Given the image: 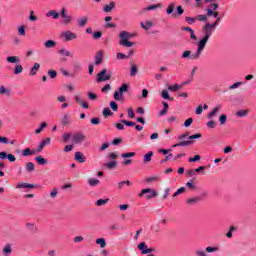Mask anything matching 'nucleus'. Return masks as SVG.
<instances>
[{
	"instance_id": "obj_1",
	"label": "nucleus",
	"mask_w": 256,
	"mask_h": 256,
	"mask_svg": "<svg viewBox=\"0 0 256 256\" xmlns=\"http://www.w3.org/2000/svg\"><path fill=\"white\" fill-rule=\"evenodd\" d=\"M202 34H203V37L198 42L197 50L191 56V59L193 61L201 57V53L205 51V47L207 46V43H209V39H211V36L213 35L212 32H210L209 30H206V28H203V27H202Z\"/></svg>"
},
{
	"instance_id": "obj_2",
	"label": "nucleus",
	"mask_w": 256,
	"mask_h": 256,
	"mask_svg": "<svg viewBox=\"0 0 256 256\" xmlns=\"http://www.w3.org/2000/svg\"><path fill=\"white\" fill-rule=\"evenodd\" d=\"M133 37H135V34L125 30L121 31L119 33V45H121V47H133L135 42L129 41L130 39H133Z\"/></svg>"
},
{
	"instance_id": "obj_3",
	"label": "nucleus",
	"mask_w": 256,
	"mask_h": 256,
	"mask_svg": "<svg viewBox=\"0 0 256 256\" xmlns=\"http://www.w3.org/2000/svg\"><path fill=\"white\" fill-rule=\"evenodd\" d=\"M129 91V84H122L121 87L114 93L115 101H121L123 99V93Z\"/></svg>"
},
{
	"instance_id": "obj_4",
	"label": "nucleus",
	"mask_w": 256,
	"mask_h": 256,
	"mask_svg": "<svg viewBox=\"0 0 256 256\" xmlns=\"http://www.w3.org/2000/svg\"><path fill=\"white\" fill-rule=\"evenodd\" d=\"M111 79V73H107V69H102L96 76L97 83H104Z\"/></svg>"
},
{
	"instance_id": "obj_5",
	"label": "nucleus",
	"mask_w": 256,
	"mask_h": 256,
	"mask_svg": "<svg viewBox=\"0 0 256 256\" xmlns=\"http://www.w3.org/2000/svg\"><path fill=\"white\" fill-rule=\"evenodd\" d=\"M85 139H87V136L83 135L81 132H76L72 135V142L74 145H81Z\"/></svg>"
},
{
	"instance_id": "obj_6",
	"label": "nucleus",
	"mask_w": 256,
	"mask_h": 256,
	"mask_svg": "<svg viewBox=\"0 0 256 256\" xmlns=\"http://www.w3.org/2000/svg\"><path fill=\"white\" fill-rule=\"evenodd\" d=\"M60 38L63 39L65 42L73 41L74 39H77V34L67 30L61 33Z\"/></svg>"
},
{
	"instance_id": "obj_7",
	"label": "nucleus",
	"mask_w": 256,
	"mask_h": 256,
	"mask_svg": "<svg viewBox=\"0 0 256 256\" xmlns=\"http://www.w3.org/2000/svg\"><path fill=\"white\" fill-rule=\"evenodd\" d=\"M221 23V18H216V21L214 23L207 22L203 28L209 31L210 33H215V28Z\"/></svg>"
},
{
	"instance_id": "obj_8",
	"label": "nucleus",
	"mask_w": 256,
	"mask_h": 256,
	"mask_svg": "<svg viewBox=\"0 0 256 256\" xmlns=\"http://www.w3.org/2000/svg\"><path fill=\"white\" fill-rule=\"evenodd\" d=\"M143 195H146V199H153L154 197H157V192L150 188H146L142 189V193L139 194L140 197H143Z\"/></svg>"
},
{
	"instance_id": "obj_9",
	"label": "nucleus",
	"mask_w": 256,
	"mask_h": 256,
	"mask_svg": "<svg viewBox=\"0 0 256 256\" xmlns=\"http://www.w3.org/2000/svg\"><path fill=\"white\" fill-rule=\"evenodd\" d=\"M103 50H99L95 55V65H101L103 63Z\"/></svg>"
},
{
	"instance_id": "obj_10",
	"label": "nucleus",
	"mask_w": 256,
	"mask_h": 256,
	"mask_svg": "<svg viewBox=\"0 0 256 256\" xmlns=\"http://www.w3.org/2000/svg\"><path fill=\"white\" fill-rule=\"evenodd\" d=\"M74 158L75 161H77L78 163H85V161H87V158L85 157V155H83L82 152H76L74 154Z\"/></svg>"
},
{
	"instance_id": "obj_11",
	"label": "nucleus",
	"mask_w": 256,
	"mask_h": 256,
	"mask_svg": "<svg viewBox=\"0 0 256 256\" xmlns=\"http://www.w3.org/2000/svg\"><path fill=\"white\" fill-rule=\"evenodd\" d=\"M206 16L207 17H214L215 19H221V16L219 15V12L216 10L213 11V9H206Z\"/></svg>"
},
{
	"instance_id": "obj_12",
	"label": "nucleus",
	"mask_w": 256,
	"mask_h": 256,
	"mask_svg": "<svg viewBox=\"0 0 256 256\" xmlns=\"http://www.w3.org/2000/svg\"><path fill=\"white\" fill-rule=\"evenodd\" d=\"M49 143H51V138H46L42 140L37 149L38 153H41V151H43V149H45V146L49 145Z\"/></svg>"
},
{
	"instance_id": "obj_13",
	"label": "nucleus",
	"mask_w": 256,
	"mask_h": 256,
	"mask_svg": "<svg viewBox=\"0 0 256 256\" xmlns=\"http://www.w3.org/2000/svg\"><path fill=\"white\" fill-rule=\"evenodd\" d=\"M115 9V2L112 1L109 3V5H104L103 11L104 13H111Z\"/></svg>"
},
{
	"instance_id": "obj_14",
	"label": "nucleus",
	"mask_w": 256,
	"mask_h": 256,
	"mask_svg": "<svg viewBox=\"0 0 256 256\" xmlns=\"http://www.w3.org/2000/svg\"><path fill=\"white\" fill-rule=\"evenodd\" d=\"M40 67H41V65L39 63H37V62L34 63V66L30 69L29 75L31 77L37 75V72L39 71Z\"/></svg>"
},
{
	"instance_id": "obj_15",
	"label": "nucleus",
	"mask_w": 256,
	"mask_h": 256,
	"mask_svg": "<svg viewBox=\"0 0 256 256\" xmlns=\"http://www.w3.org/2000/svg\"><path fill=\"white\" fill-rule=\"evenodd\" d=\"M16 189H35V185L27 184V183H20V184H17Z\"/></svg>"
},
{
	"instance_id": "obj_16",
	"label": "nucleus",
	"mask_w": 256,
	"mask_h": 256,
	"mask_svg": "<svg viewBox=\"0 0 256 256\" xmlns=\"http://www.w3.org/2000/svg\"><path fill=\"white\" fill-rule=\"evenodd\" d=\"M88 21H89V18H87V16H82L77 20L78 27H85Z\"/></svg>"
},
{
	"instance_id": "obj_17",
	"label": "nucleus",
	"mask_w": 256,
	"mask_h": 256,
	"mask_svg": "<svg viewBox=\"0 0 256 256\" xmlns=\"http://www.w3.org/2000/svg\"><path fill=\"white\" fill-rule=\"evenodd\" d=\"M193 140L181 141L180 143L174 144L172 147H187L193 145Z\"/></svg>"
},
{
	"instance_id": "obj_18",
	"label": "nucleus",
	"mask_w": 256,
	"mask_h": 256,
	"mask_svg": "<svg viewBox=\"0 0 256 256\" xmlns=\"http://www.w3.org/2000/svg\"><path fill=\"white\" fill-rule=\"evenodd\" d=\"M96 245H100L101 249H105V247H107V241L105 238H97Z\"/></svg>"
},
{
	"instance_id": "obj_19",
	"label": "nucleus",
	"mask_w": 256,
	"mask_h": 256,
	"mask_svg": "<svg viewBox=\"0 0 256 256\" xmlns=\"http://www.w3.org/2000/svg\"><path fill=\"white\" fill-rule=\"evenodd\" d=\"M160 7H161L160 3L153 4V5H150L148 7L143 8V11H155V9H160Z\"/></svg>"
},
{
	"instance_id": "obj_20",
	"label": "nucleus",
	"mask_w": 256,
	"mask_h": 256,
	"mask_svg": "<svg viewBox=\"0 0 256 256\" xmlns=\"http://www.w3.org/2000/svg\"><path fill=\"white\" fill-rule=\"evenodd\" d=\"M25 169L28 173H33V171H35V164H33V162H28L25 165Z\"/></svg>"
},
{
	"instance_id": "obj_21",
	"label": "nucleus",
	"mask_w": 256,
	"mask_h": 256,
	"mask_svg": "<svg viewBox=\"0 0 256 256\" xmlns=\"http://www.w3.org/2000/svg\"><path fill=\"white\" fill-rule=\"evenodd\" d=\"M199 201H201L200 197L189 198L186 200L188 205H195V204L199 203Z\"/></svg>"
},
{
	"instance_id": "obj_22",
	"label": "nucleus",
	"mask_w": 256,
	"mask_h": 256,
	"mask_svg": "<svg viewBox=\"0 0 256 256\" xmlns=\"http://www.w3.org/2000/svg\"><path fill=\"white\" fill-rule=\"evenodd\" d=\"M153 157V151H150L144 155L143 162L144 163H151V159Z\"/></svg>"
},
{
	"instance_id": "obj_23",
	"label": "nucleus",
	"mask_w": 256,
	"mask_h": 256,
	"mask_svg": "<svg viewBox=\"0 0 256 256\" xmlns=\"http://www.w3.org/2000/svg\"><path fill=\"white\" fill-rule=\"evenodd\" d=\"M46 17H52L53 19H59V13L55 10H50L46 13Z\"/></svg>"
},
{
	"instance_id": "obj_24",
	"label": "nucleus",
	"mask_w": 256,
	"mask_h": 256,
	"mask_svg": "<svg viewBox=\"0 0 256 256\" xmlns=\"http://www.w3.org/2000/svg\"><path fill=\"white\" fill-rule=\"evenodd\" d=\"M55 45H57V42H55L53 40H48L44 43V47H46V49H53V47H55Z\"/></svg>"
},
{
	"instance_id": "obj_25",
	"label": "nucleus",
	"mask_w": 256,
	"mask_h": 256,
	"mask_svg": "<svg viewBox=\"0 0 256 256\" xmlns=\"http://www.w3.org/2000/svg\"><path fill=\"white\" fill-rule=\"evenodd\" d=\"M23 157H29V155H35V150H31V148H26L22 151Z\"/></svg>"
},
{
	"instance_id": "obj_26",
	"label": "nucleus",
	"mask_w": 256,
	"mask_h": 256,
	"mask_svg": "<svg viewBox=\"0 0 256 256\" xmlns=\"http://www.w3.org/2000/svg\"><path fill=\"white\" fill-rule=\"evenodd\" d=\"M35 161L38 165H47V159L43 158V156H37Z\"/></svg>"
},
{
	"instance_id": "obj_27",
	"label": "nucleus",
	"mask_w": 256,
	"mask_h": 256,
	"mask_svg": "<svg viewBox=\"0 0 256 256\" xmlns=\"http://www.w3.org/2000/svg\"><path fill=\"white\" fill-rule=\"evenodd\" d=\"M88 183H89L90 187H97V185H99L100 181H99V179L89 178Z\"/></svg>"
},
{
	"instance_id": "obj_28",
	"label": "nucleus",
	"mask_w": 256,
	"mask_h": 256,
	"mask_svg": "<svg viewBox=\"0 0 256 256\" xmlns=\"http://www.w3.org/2000/svg\"><path fill=\"white\" fill-rule=\"evenodd\" d=\"M62 125L67 126L71 125V119L69 118L68 114H65L62 118Z\"/></svg>"
},
{
	"instance_id": "obj_29",
	"label": "nucleus",
	"mask_w": 256,
	"mask_h": 256,
	"mask_svg": "<svg viewBox=\"0 0 256 256\" xmlns=\"http://www.w3.org/2000/svg\"><path fill=\"white\" fill-rule=\"evenodd\" d=\"M218 111H221V106H217L211 112H209L208 119L215 117V114L218 113Z\"/></svg>"
},
{
	"instance_id": "obj_30",
	"label": "nucleus",
	"mask_w": 256,
	"mask_h": 256,
	"mask_svg": "<svg viewBox=\"0 0 256 256\" xmlns=\"http://www.w3.org/2000/svg\"><path fill=\"white\" fill-rule=\"evenodd\" d=\"M0 95H11V90L5 88V86H0Z\"/></svg>"
},
{
	"instance_id": "obj_31",
	"label": "nucleus",
	"mask_w": 256,
	"mask_h": 256,
	"mask_svg": "<svg viewBox=\"0 0 256 256\" xmlns=\"http://www.w3.org/2000/svg\"><path fill=\"white\" fill-rule=\"evenodd\" d=\"M107 203H109V198H106V199H99L95 205L97 207H102V205H107Z\"/></svg>"
},
{
	"instance_id": "obj_32",
	"label": "nucleus",
	"mask_w": 256,
	"mask_h": 256,
	"mask_svg": "<svg viewBox=\"0 0 256 256\" xmlns=\"http://www.w3.org/2000/svg\"><path fill=\"white\" fill-rule=\"evenodd\" d=\"M23 73V66L21 64H18L14 68V75H19Z\"/></svg>"
},
{
	"instance_id": "obj_33",
	"label": "nucleus",
	"mask_w": 256,
	"mask_h": 256,
	"mask_svg": "<svg viewBox=\"0 0 256 256\" xmlns=\"http://www.w3.org/2000/svg\"><path fill=\"white\" fill-rule=\"evenodd\" d=\"M249 115V110H240L236 112L237 117H247Z\"/></svg>"
},
{
	"instance_id": "obj_34",
	"label": "nucleus",
	"mask_w": 256,
	"mask_h": 256,
	"mask_svg": "<svg viewBox=\"0 0 256 256\" xmlns=\"http://www.w3.org/2000/svg\"><path fill=\"white\" fill-rule=\"evenodd\" d=\"M136 153L135 152H127V153H122L121 157L122 159H130V157H135Z\"/></svg>"
},
{
	"instance_id": "obj_35",
	"label": "nucleus",
	"mask_w": 256,
	"mask_h": 256,
	"mask_svg": "<svg viewBox=\"0 0 256 256\" xmlns=\"http://www.w3.org/2000/svg\"><path fill=\"white\" fill-rule=\"evenodd\" d=\"M8 63H19V58L17 56H9L6 58Z\"/></svg>"
},
{
	"instance_id": "obj_36",
	"label": "nucleus",
	"mask_w": 256,
	"mask_h": 256,
	"mask_svg": "<svg viewBox=\"0 0 256 256\" xmlns=\"http://www.w3.org/2000/svg\"><path fill=\"white\" fill-rule=\"evenodd\" d=\"M125 185H127L128 187L131 186V181L126 180V181H122L118 183V189H123V187H125Z\"/></svg>"
},
{
	"instance_id": "obj_37",
	"label": "nucleus",
	"mask_w": 256,
	"mask_h": 256,
	"mask_svg": "<svg viewBox=\"0 0 256 256\" xmlns=\"http://www.w3.org/2000/svg\"><path fill=\"white\" fill-rule=\"evenodd\" d=\"M11 251V244H6L3 248L4 255H10Z\"/></svg>"
},
{
	"instance_id": "obj_38",
	"label": "nucleus",
	"mask_w": 256,
	"mask_h": 256,
	"mask_svg": "<svg viewBox=\"0 0 256 256\" xmlns=\"http://www.w3.org/2000/svg\"><path fill=\"white\" fill-rule=\"evenodd\" d=\"M26 227L27 229H29V231H32L33 233L37 231V226L33 223H26Z\"/></svg>"
},
{
	"instance_id": "obj_39",
	"label": "nucleus",
	"mask_w": 256,
	"mask_h": 256,
	"mask_svg": "<svg viewBox=\"0 0 256 256\" xmlns=\"http://www.w3.org/2000/svg\"><path fill=\"white\" fill-rule=\"evenodd\" d=\"M153 23L151 21H147L146 23L141 22L142 29L147 31L150 27H152Z\"/></svg>"
},
{
	"instance_id": "obj_40",
	"label": "nucleus",
	"mask_w": 256,
	"mask_h": 256,
	"mask_svg": "<svg viewBox=\"0 0 256 256\" xmlns=\"http://www.w3.org/2000/svg\"><path fill=\"white\" fill-rule=\"evenodd\" d=\"M162 98L167 99L168 101H173V98H171V96H169V92L167 90L162 91Z\"/></svg>"
},
{
	"instance_id": "obj_41",
	"label": "nucleus",
	"mask_w": 256,
	"mask_h": 256,
	"mask_svg": "<svg viewBox=\"0 0 256 256\" xmlns=\"http://www.w3.org/2000/svg\"><path fill=\"white\" fill-rule=\"evenodd\" d=\"M137 72H138L137 65L133 64L130 70L131 77H135V75H137Z\"/></svg>"
},
{
	"instance_id": "obj_42",
	"label": "nucleus",
	"mask_w": 256,
	"mask_h": 256,
	"mask_svg": "<svg viewBox=\"0 0 256 256\" xmlns=\"http://www.w3.org/2000/svg\"><path fill=\"white\" fill-rule=\"evenodd\" d=\"M193 56V54H191V51L186 50L182 53V59H191V57Z\"/></svg>"
},
{
	"instance_id": "obj_43",
	"label": "nucleus",
	"mask_w": 256,
	"mask_h": 256,
	"mask_svg": "<svg viewBox=\"0 0 256 256\" xmlns=\"http://www.w3.org/2000/svg\"><path fill=\"white\" fill-rule=\"evenodd\" d=\"M233 231H237V227L235 226L230 227V230L226 234V237H228V239H231L233 237Z\"/></svg>"
},
{
	"instance_id": "obj_44",
	"label": "nucleus",
	"mask_w": 256,
	"mask_h": 256,
	"mask_svg": "<svg viewBox=\"0 0 256 256\" xmlns=\"http://www.w3.org/2000/svg\"><path fill=\"white\" fill-rule=\"evenodd\" d=\"M72 137V134L71 133H65L63 136H62V141L63 143H68L69 142V139H71Z\"/></svg>"
},
{
	"instance_id": "obj_45",
	"label": "nucleus",
	"mask_w": 256,
	"mask_h": 256,
	"mask_svg": "<svg viewBox=\"0 0 256 256\" xmlns=\"http://www.w3.org/2000/svg\"><path fill=\"white\" fill-rule=\"evenodd\" d=\"M47 127V122H43L40 124V127L35 130V133L39 135V133H42L43 129Z\"/></svg>"
},
{
	"instance_id": "obj_46",
	"label": "nucleus",
	"mask_w": 256,
	"mask_h": 256,
	"mask_svg": "<svg viewBox=\"0 0 256 256\" xmlns=\"http://www.w3.org/2000/svg\"><path fill=\"white\" fill-rule=\"evenodd\" d=\"M185 21H186V23H188V25H193L195 23V21H197V20L195 17L186 16Z\"/></svg>"
},
{
	"instance_id": "obj_47",
	"label": "nucleus",
	"mask_w": 256,
	"mask_h": 256,
	"mask_svg": "<svg viewBox=\"0 0 256 256\" xmlns=\"http://www.w3.org/2000/svg\"><path fill=\"white\" fill-rule=\"evenodd\" d=\"M217 251H219V247H211V246L206 247V253H215Z\"/></svg>"
},
{
	"instance_id": "obj_48",
	"label": "nucleus",
	"mask_w": 256,
	"mask_h": 256,
	"mask_svg": "<svg viewBox=\"0 0 256 256\" xmlns=\"http://www.w3.org/2000/svg\"><path fill=\"white\" fill-rule=\"evenodd\" d=\"M60 55H64L65 57H71V52L65 50V48H62L61 50L58 51Z\"/></svg>"
},
{
	"instance_id": "obj_49",
	"label": "nucleus",
	"mask_w": 256,
	"mask_h": 256,
	"mask_svg": "<svg viewBox=\"0 0 256 256\" xmlns=\"http://www.w3.org/2000/svg\"><path fill=\"white\" fill-rule=\"evenodd\" d=\"M138 249H139V251H141V253L143 255V251H145L147 249V244L145 242H141L140 244H138Z\"/></svg>"
},
{
	"instance_id": "obj_50",
	"label": "nucleus",
	"mask_w": 256,
	"mask_h": 256,
	"mask_svg": "<svg viewBox=\"0 0 256 256\" xmlns=\"http://www.w3.org/2000/svg\"><path fill=\"white\" fill-rule=\"evenodd\" d=\"M57 195H59V190L57 188H53L52 191L50 192L51 199H55Z\"/></svg>"
},
{
	"instance_id": "obj_51",
	"label": "nucleus",
	"mask_w": 256,
	"mask_h": 256,
	"mask_svg": "<svg viewBox=\"0 0 256 256\" xmlns=\"http://www.w3.org/2000/svg\"><path fill=\"white\" fill-rule=\"evenodd\" d=\"M207 127L209 129H215V127H217V122L216 121H213V120H210L209 122H207Z\"/></svg>"
},
{
	"instance_id": "obj_52",
	"label": "nucleus",
	"mask_w": 256,
	"mask_h": 256,
	"mask_svg": "<svg viewBox=\"0 0 256 256\" xmlns=\"http://www.w3.org/2000/svg\"><path fill=\"white\" fill-rule=\"evenodd\" d=\"M196 21H203V22H207V15H203V14H200V15H197L195 17Z\"/></svg>"
},
{
	"instance_id": "obj_53",
	"label": "nucleus",
	"mask_w": 256,
	"mask_h": 256,
	"mask_svg": "<svg viewBox=\"0 0 256 256\" xmlns=\"http://www.w3.org/2000/svg\"><path fill=\"white\" fill-rule=\"evenodd\" d=\"M106 167H107V169H115V167H117V162L116 161L108 162L106 164Z\"/></svg>"
},
{
	"instance_id": "obj_54",
	"label": "nucleus",
	"mask_w": 256,
	"mask_h": 256,
	"mask_svg": "<svg viewBox=\"0 0 256 256\" xmlns=\"http://www.w3.org/2000/svg\"><path fill=\"white\" fill-rule=\"evenodd\" d=\"M219 122H220V125H225V123H227V115L222 114V115L219 117Z\"/></svg>"
},
{
	"instance_id": "obj_55",
	"label": "nucleus",
	"mask_w": 256,
	"mask_h": 256,
	"mask_svg": "<svg viewBox=\"0 0 256 256\" xmlns=\"http://www.w3.org/2000/svg\"><path fill=\"white\" fill-rule=\"evenodd\" d=\"M188 161H189V163H195L197 161H201V156L200 155H195L194 157L189 158Z\"/></svg>"
},
{
	"instance_id": "obj_56",
	"label": "nucleus",
	"mask_w": 256,
	"mask_h": 256,
	"mask_svg": "<svg viewBox=\"0 0 256 256\" xmlns=\"http://www.w3.org/2000/svg\"><path fill=\"white\" fill-rule=\"evenodd\" d=\"M111 115H113V113L111 112V109H109V108H104V110H103V116H104V117H111Z\"/></svg>"
},
{
	"instance_id": "obj_57",
	"label": "nucleus",
	"mask_w": 256,
	"mask_h": 256,
	"mask_svg": "<svg viewBox=\"0 0 256 256\" xmlns=\"http://www.w3.org/2000/svg\"><path fill=\"white\" fill-rule=\"evenodd\" d=\"M243 85V82H235L233 85L229 87L230 91H233V89H237Z\"/></svg>"
},
{
	"instance_id": "obj_58",
	"label": "nucleus",
	"mask_w": 256,
	"mask_h": 256,
	"mask_svg": "<svg viewBox=\"0 0 256 256\" xmlns=\"http://www.w3.org/2000/svg\"><path fill=\"white\" fill-rule=\"evenodd\" d=\"M110 107H111L112 111H118V109H119V105H117V102H115V101L110 102Z\"/></svg>"
},
{
	"instance_id": "obj_59",
	"label": "nucleus",
	"mask_w": 256,
	"mask_h": 256,
	"mask_svg": "<svg viewBox=\"0 0 256 256\" xmlns=\"http://www.w3.org/2000/svg\"><path fill=\"white\" fill-rule=\"evenodd\" d=\"M48 75H49L50 79H55L57 77V71L48 70Z\"/></svg>"
},
{
	"instance_id": "obj_60",
	"label": "nucleus",
	"mask_w": 256,
	"mask_h": 256,
	"mask_svg": "<svg viewBox=\"0 0 256 256\" xmlns=\"http://www.w3.org/2000/svg\"><path fill=\"white\" fill-rule=\"evenodd\" d=\"M179 89H181V86H179V84H174L173 86L168 87L169 91H179Z\"/></svg>"
},
{
	"instance_id": "obj_61",
	"label": "nucleus",
	"mask_w": 256,
	"mask_h": 256,
	"mask_svg": "<svg viewBox=\"0 0 256 256\" xmlns=\"http://www.w3.org/2000/svg\"><path fill=\"white\" fill-rule=\"evenodd\" d=\"M181 193H185V187L179 188V189L173 194V197H178V195H181Z\"/></svg>"
},
{
	"instance_id": "obj_62",
	"label": "nucleus",
	"mask_w": 256,
	"mask_h": 256,
	"mask_svg": "<svg viewBox=\"0 0 256 256\" xmlns=\"http://www.w3.org/2000/svg\"><path fill=\"white\" fill-rule=\"evenodd\" d=\"M186 174L188 177H194V175H197V172L195 171V169H189L186 171Z\"/></svg>"
},
{
	"instance_id": "obj_63",
	"label": "nucleus",
	"mask_w": 256,
	"mask_h": 256,
	"mask_svg": "<svg viewBox=\"0 0 256 256\" xmlns=\"http://www.w3.org/2000/svg\"><path fill=\"white\" fill-rule=\"evenodd\" d=\"M18 35L25 37V26H20L18 28Z\"/></svg>"
},
{
	"instance_id": "obj_64",
	"label": "nucleus",
	"mask_w": 256,
	"mask_h": 256,
	"mask_svg": "<svg viewBox=\"0 0 256 256\" xmlns=\"http://www.w3.org/2000/svg\"><path fill=\"white\" fill-rule=\"evenodd\" d=\"M195 255L196 256H208L207 253H205V251H203V250H196Z\"/></svg>"
}]
</instances>
